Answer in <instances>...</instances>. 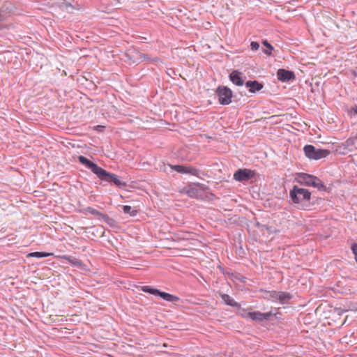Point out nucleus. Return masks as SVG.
<instances>
[{
    "label": "nucleus",
    "instance_id": "obj_23",
    "mask_svg": "<svg viewBox=\"0 0 357 357\" xmlns=\"http://www.w3.org/2000/svg\"><path fill=\"white\" fill-rule=\"evenodd\" d=\"M356 140H357V135L355 137H350V138L347 139L345 141L344 145L346 147L352 146L356 144Z\"/></svg>",
    "mask_w": 357,
    "mask_h": 357
},
{
    "label": "nucleus",
    "instance_id": "obj_20",
    "mask_svg": "<svg viewBox=\"0 0 357 357\" xmlns=\"http://www.w3.org/2000/svg\"><path fill=\"white\" fill-rule=\"evenodd\" d=\"M123 211L124 213L129 214L130 216H135L137 213V211L133 209L130 206H123Z\"/></svg>",
    "mask_w": 357,
    "mask_h": 357
},
{
    "label": "nucleus",
    "instance_id": "obj_2",
    "mask_svg": "<svg viewBox=\"0 0 357 357\" xmlns=\"http://www.w3.org/2000/svg\"><path fill=\"white\" fill-rule=\"evenodd\" d=\"M297 181L302 185L317 188L319 190L325 191L326 186L322 181L317 176L305 173H299Z\"/></svg>",
    "mask_w": 357,
    "mask_h": 357
},
{
    "label": "nucleus",
    "instance_id": "obj_16",
    "mask_svg": "<svg viewBox=\"0 0 357 357\" xmlns=\"http://www.w3.org/2000/svg\"><path fill=\"white\" fill-rule=\"evenodd\" d=\"M291 297L292 296L289 293L279 291L278 300L280 301L281 303H285L287 301H289Z\"/></svg>",
    "mask_w": 357,
    "mask_h": 357
},
{
    "label": "nucleus",
    "instance_id": "obj_25",
    "mask_svg": "<svg viewBox=\"0 0 357 357\" xmlns=\"http://www.w3.org/2000/svg\"><path fill=\"white\" fill-rule=\"evenodd\" d=\"M250 47H251V50H253V51H257L259 50V43L257 42H255V41H252L250 43Z\"/></svg>",
    "mask_w": 357,
    "mask_h": 357
},
{
    "label": "nucleus",
    "instance_id": "obj_7",
    "mask_svg": "<svg viewBox=\"0 0 357 357\" xmlns=\"http://www.w3.org/2000/svg\"><path fill=\"white\" fill-rule=\"evenodd\" d=\"M255 173L248 169H239L234 174V178L240 182L248 181L255 177Z\"/></svg>",
    "mask_w": 357,
    "mask_h": 357
},
{
    "label": "nucleus",
    "instance_id": "obj_21",
    "mask_svg": "<svg viewBox=\"0 0 357 357\" xmlns=\"http://www.w3.org/2000/svg\"><path fill=\"white\" fill-rule=\"evenodd\" d=\"M169 165L172 169L177 172L178 173L186 174V172H185L186 166H185V165Z\"/></svg>",
    "mask_w": 357,
    "mask_h": 357
},
{
    "label": "nucleus",
    "instance_id": "obj_15",
    "mask_svg": "<svg viewBox=\"0 0 357 357\" xmlns=\"http://www.w3.org/2000/svg\"><path fill=\"white\" fill-rule=\"evenodd\" d=\"M222 300L229 306L234 307H240V305L236 302L231 296L226 294H220Z\"/></svg>",
    "mask_w": 357,
    "mask_h": 357
},
{
    "label": "nucleus",
    "instance_id": "obj_6",
    "mask_svg": "<svg viewBox=\"0 0 357 357\" xmlns=\"http://www.w3.org/2000/svg\"><path fill=\"white\" fill-rule=\"evenodd\" d=\"M215 94L220 105H227L231 103L233 93L227 86H219L215 90Z\"/></svg>",
    "mask_w": 357,
    "mask_h": 357
},
{
    "label": "nucleus",
    "instance_id": "obj_26",
    "mask_svg": "<svg viewBox=\"0 0 357 357\" xmlns=\"http://www.w3.org/2000/svg\"><path fill=\"white\" fill-rule=\"evenodd\" d=\"M351 111L354 112V114H357V105H354L351 108Z\"/></svg>",
    "mask_w": 357,
    "mask_h": 357
},
{
    "label": "nucleus",
    "instance_id": "obj_17",
    "mask_svg": "<svg viewBox=\"0 0 357 357\" xmlns=\"http://www.w3.org/2000/svg\"><path fill=\"white\" fill-rule=\"evenodd\" d=\"M85 211H87L88 213L92 214V215H98V216H100L101 218H102L103 219H107L108 218V215H106V214H104V213H102L101 212H100L99 211L92 208V207H87L84 209Z\"/></svg>",
    "mask_w": 357,
    "mask_h": 357
},
{
    "label": "nucleus",
    "instance_id": "obj_1",
    "mask_svg": "<svg viewBox=\"0 0 357 357\" xmlns=\"http://www.w3.org/2000/svg\"><path fill=\"white\" fill-rule=\"evenodd\" d=\"M289 196L298 208L307 210L310 207L311 193L308 190L294 185L289 192Z\"/></svg>",
    "mask_w": 357,
    "mask_h": 357
},
{
    "label": "nucleus",
    "instance_id": "obj_8",
    "mask_svg": "<svg viewBox=\"0 0 357 357\" xmlns=\"http://www.w3.org/2000/svg\"><path fill=\"white\" fill-rule=\"evenodd\" d=\"M78 160L81 164L84 165L86 167L91 169V172L93 174H95L97 176H98L99 174L102 169V168L100 167L96 163L91 162L90 160H89L87 158L83 155H79Z\"/></svg>",
    "mask_w": 357,
    "mask_h": 357
},
{
    "label": "nucleus",
    "instance_id": "obj_14",
    "mask_svg": "<svg viewBox=\"0 0 357 357\" xmlns=\"http://www.w3.org/2000/svg\"><path fill=\"white\" fill-rule=\"evenodd\" d=\"M230 80L236 86H242L244 84V81L240 76V73L237 70H234L229 75Z\"/></svg>",
    "mask_w": 357,
    "mask_h": 357
},
{
    "label": "nucleus",
    "instance_id": "obj_13",
    "mask_svg": "<svg viewBox=\"0 0 357 357\" xmlns=\"http://www.w3.org/2000/svg\"><path fill=\"white\" fill-rule=\"evenodd\" d=\"M245 86L249 89L250 93H255L263 89L264 85L258 81H248L245 82Z\"/></svg>",
    "mask_w": 357,
    "mask_h": 357
},
{
    "label": "nucleus",
    "instance_id": "obj_3",
    "mask_svg": "<svg viewBox=\"0 0 357 357\" xmlns=\"http://www.w3.org/2000/svg\"><path fill=\"white\" fill-rule=\"evenodd\" d=\"M303 151L306 157L312 160H319L327 157L330 151L327 149H316L312 145H305Z\"/></svg>",
    "mask_w": 357,
    "mask_h": 357
},
{
    "label": "nucleus",
    "instance_id": "obj_5",
    "mask_svg": "<svg viewBox=\"0 0 357 357\" xmlns=\"http://www.w3.org/2000/svg\"><path fill=\"white\" fill-rule=\"evenodd\" d=\"M98 177L103 181L114 183L119 188H123L127 186L126 182L120 180L117 175L108 172L103 169L101 170Z\"/></svg>",
    "mask_w": 357,
    "mask_h": 357
},
{
    "label": "nucleus",
    "instance_id": "obj_12",
    "mask_svg": "<svg viewBox=\"0 0 357 357\" xmlns=\"http://www.w3.org/2000/svg\"><path fill=\"white\" fill-rule=\"evenodd\" d=\"M53 6L57 7L59 9L67 12H70L75 9V7L71 4V3L66 0L56 1L54 3Z\"/></svg>",
    "mask_w": 357,
    "mask_h": 357
},
{
    "label": "nucleus",
    "instance_id": "obj_22",
    "mask_svg": "<svg viewBox=\"0 0 357 357\" xmlns=\"http://www.w3.org/2000/svg\"><path fill=\"white\" fill-rule=\"evenodd\" d=\"M262 44L267 48V50H264V52L266 55L271 56L272 54V50H273L272 45L270 44L266 40H263Z\"/></svg>",
    "mask_w": 357,
    "mask_h": 357
},
{
    "label": "nucleus",
    "instance_id": "obj_18",
    "mask_svg": "<svg viewBox=\"0 0 357 357\" xmlns=\"http://www.w3.org/2000/svg\"><path fill=\"white\" fill-rule=\"evenodd\" d=\"M52 253L45 252H30L27 254L26 257H37V258H43L52 255Z\"/></svg>",
    "mask_w": 357,
    "mask_h": 357
},
{
    "label": "nucleus",
    "instance_id": "obj_10",
    "mask_svg": "<svg viewBox=\"0 0 357 357\" xmlns=\"http://www.w3.org/2000/svg\"><path fill=\"white\" fill-rule=\"evenodd\" d=\"M208 189L204 184L201 183H195L192 185H190L186 191L187 195L190 197L198 198L200 197L201 190H206Z\"/></svg>",
    "mask_w": 357,
    "mask_h": 357
},
{
    "label": "nucleus",
    "instance_id": "obj_11",
    "mask_svg": "<svg viewBox=\"0 0 357 357\" xmlns=\"http://www.w3.org/2000/svg\"><path fill=\"white\" fill-rule=\"evenodd\" d=\"M277 76L280 81L284 82L293 81L296 78L294 72L285 69H279L277 72Z\"/></svg>",
    "mask_w": 357,
    "mask_h": 357
},
{
    "label": "nucleus",
    "instance_id": "obj_24",
    "mask_svg": "<svg viewBox=\"0 0 357 357\" xmlns=\"http://www.w3.org/2000/svg\"><path fill=\"white\" fill-rule=\"evenodd\" d=\"M266 294H267L268 297L271 298L275 300H278V296L279 291H267Z\"/></svg>",
    "mask_w": 357,
    "mask_h": 357
},
{
    "label": "nucleus",
    "instance_id": "obj_19",
    "mask_svg": "<svg viewBox=\"0 0 357 357\" xmlns=\"http://www.w3.org/2000/svg\"><path fill=\"white\" fill-rule=\"evenodd\" d=\"M186 174H190L196 176H199L200 171L192 166H186L185 168Z\"/></svg>",
    "mask_w": 357,
    "mask_h": 357
},
{
    "label": "nucleus",
    "instance_id": "obj_9",
    "mask_svg": "<svg viewBox=\"0 0 357 357\" xmlns=\"http://www.w3.org/2000/svg\"><path fill=\"white\" fill-rule=\"evenodd\" d=\"M271 316L272 313L271 312L263 313L259 311L249 312L246 313V314L243 315V317H248L257 321H263L264 320H268Z\"/></svg>",
    "mask_w": 357,
    "mask_h": 357
},
{
    "label": "nucleus",
    "instance_id": "obj_27",
    "mask_svg": "<svg viewBox=\"0 0 357 357\" xmlns=\"http://www.w3.org/2000/svg\"><path fill=\"white\" fill-rule=\"evenodd\" d=\"M4 20V17L0 13V22Z\"/></svg>",
    "mask_w": 357,
    "mask_h": 357
},
{
    "label": "nucleus",
    "instance_id": "obj_4",
    "mask_svg": "<svg viewBox=\"0 0 357 357\" xmlns=\"http://www.w3.org/2000/svg\"><path fill=\"white\" fill-rule=\"evenodd\" d=\"M141 289L144 292L149 293L153 295L159 296L160 298L168 302L176 303L180 301V298L175 295L161 291L159 289H154L150 286H143L141 287Z\"/></svg>",
    "mask_w": 357,
    "mask_h": 357
}]
</instances>
